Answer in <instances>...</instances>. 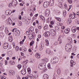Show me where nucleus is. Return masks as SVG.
<instances>
[{
  "mask_svg": "<svg viewBox=\"0 0 79 79\" xmlns=\"http://www.w3.org/2000/svg\"><path fill=\"white\" fill-rule=\"evenodd\" d=\"M45 42L46 43H49L48 41V40H45Z\"/></svg>",
  "mask_w": 79,
  "mask_h": 79,
  "instance_id": "nucleus-54",
  "label": "nucleus"
},
{
  "mask_svg": "<svg viewBox=\"0 0 79 79\" xmlns=\"http://www.w3.org/2000/svg\"><path fill=\"white\" fill-rule=\"evenodd\" d=\"M65 28V27L64 26H63L61 27L62 29H64Z\"/></svg>",
  "mask_w": 79,
  "mask_h": 79,
  "instance_id": "nucleus-62",
  "label": "nucleus"
},
{
  "mask_svg": "<svg viewBox=\"0 0 79 79\" xmlns=\"http://www.w3.org/2000/svg\"><path fill=\"white\" fill-rule=\"evenodd\" d=\"M57 72L58 74H60L61 72V70L60 69H57Z\"/></svg>",
  "mask_w": 79,
  "mask_h": 79,
  "instance_id": "nucleus-34",
  "label": "nucleus"
},
{
  "mask_svg": "<svg viewBox=\"0 0 79 79\" xmlns=\"http://www.w3.org/2000/svg\"><path fill=\"white\" fill-rule=\"evenodd\" d=\"M9 74L10 76H14L15 75V71L12 70H10L9 71Z\"/></svg>",
  "mask_w": 79,
  "mask_h": 79,
  "instance_id": "nucleus-7",
  "label": "nucleus"
},
{
  "mask_svg": "<svg viewBox=\"0 0 79 79\" xmlns=\"http://www.w3.org/2000/svg\"><path fill=\"white\" fill-rule=\"evenodd\" d=\"M12 4L14 5H16L18 4V2L16 0H13L12 2Z\"/></svg>",
  "mask_w": 79,
  "mask_h": 79,
  "instance_id": "nucleus-12",
  "label": "nucleus"
},
{
  "mask_svg": "<svg viewBox=\"0 0 79 79\" xmlns=\"http://www.w3.org/2000/svg\"><path fill=\"white\" fill-rule=\"evenodd\" d=\"M43 78L44 79H48V75L47 74H44L43 76Z\"/></svg>",
  "mask_w": 79,
  "mask_h": 79,
  "instance_id": "nucleus-13",
  "label": "nucleus"
},
{
  "mask_svg": "<svg viewBox=\"0 0 79 79\" xmlns=\"http://www.w3.org/2000/svg\"><path fill=\"white\" fill-rule=\"evenodd\" d=\"M44 35H45V36L46 37H48L50 35V32L47 31L44 33Z\"/></svg>",
  "mask_w": 79,
  "mask_h": 79,
  "instance_id": "nucleus-8",
  "label": "nucleus"
},
{
  "mask_svg": "<svg viewBox=\"0 0 79 79\" xmlns=\"http://www.w3.org/2000/svg\"><path fill=\"white\" fill-rule=\"evenodd\" d=\"M27 63H28V60H26L25 61H23L22 63V64H23V65H25V64H27Z\"/></svg>",
  "mask_w": 79,
  "mask_h": 79,
  "instance_id": "nucleus-25",
  "label": "nucleus"
},
{
  "mask_svg": "<svg viewBox=\"0 0 79 79\" xmlns=\"http://www.w3.org/2000/svg\"><path fill=\"white\" fill-rule=\"evenodd\" d=\"M60 37H59V38L58 39V42H59V43L60 44H61V43H62V40H60Z\"/></svg>",
  "mask_w": 79,
  "mask_h": 79,
  "instance_id": "nucleus-28",
  "label": "nucleus"
},
{
  "mask_svg": "<svg viewBox=\"0 0 79 79\" xmlns=\"http://www.w3.org/2000/svg\"><path fill=\"white\" fill-rule=\"evenodd\" d=\"M44 69V71L45 72L47 71V68L46 67L45 65V67H44V69Z\"/></svg>",
  "mask_w": 79,
  "mask_h": 79,
  "instance_id": "nucleus-36",
  "label": "nucleus"
},
{
  "mask_svg": "<svg viewBox=\"0 0 79 79\" xmlns=\"http://www.w3.org/2000/svg\"><path fill=\"white\" fill-rule=\"evenodd\" d=\"M64 31L65 34H68L69 32H70V29L69 28H67V29H65L64 30Z\"/></svg>",
  "mask_w": 79,
  "mask_h": 79,
  "instance_id": "nucleus-14",
  "label": "nucleus"
},
{
  "mask_svg": "<svg viewBox=\"0 0 79 79\" xmlns=\"http://www.w3.org/2000/svg\"><path fill=\"white\" fill-rule=\"evenodd\" d=\"M48 29V26L46 25L44 27V29L45 31H47Z\"/></svg>",
  "mask_w": 79,
  "mask_h": 79,
  "instance_id": "nucleus-22",
  "label": "nucleus"
},
{
  "mask_svg": "<svg viewBox=\"0 0 79 79\" xmlns=\"http://www.w3.org/2000/svg\"><path fill=\"white\" fill-rule=\"evenodd\" d=\"M38 14H37L35 15V17L36 18H37V16H38Z\"/></svg>",
  "mask_w": 79,
  "mask_h": 79,
  "instance_id": "nucleus-55",
  "label": "nucleus"
},
{
  "mask_svg": "<svg viewBox=\"0 0 79 79\" xmlns=\"http://www.w3.org/2000/svg\"><path fill=\"white\" fill-rule=\"evenodd\" d=\"M19 47L18 46L16 47L15 48V50L17 51H18V50H19Z\"/></svg>",
  "mask_w": 79,
  "mask_h": 79,
  "instance_id": "nucleus-42",
  "label": "nucleus"
},
{
  "mask_svg": "<svg viewBox=\"0 0 79 79\" xmlns=\"http://www.w3.org/2000/svg\"><path fill=\"white\" fill-rule=\"evenodd\" d=\"M0 79H5V78H4V76H3L2 77L1 76L0 77Z\"/></svg>",
  "mask_w": 79,
  "mask_h": 79,
  "instance_id": "nucleus-46",
  "label": "nucleus"
},
{
  "mask_svg": "<svg viewBox=\"0 0 79 79\" xmlns=\"http://www.w3.org/2000/svg\"><path fill=\"white\" fill-rule=\"evenodd\" d=\"M42 3V0H40L39 1V5H40V4H41V3Z\"/></svg>",
  "mask_w": 79,
  "mask_h": 79,
  "instance_id": "nucleus-50",
  "label": "nucleus"
},
{
  "mask_svg": "<svg viewBox=\"0 0 79 79\" xmlns=\"http://www.w3.org/2000/svg\"><path fill=\"white\" fill-rule=\"evenodd\" d=\"M30 15L31 16H33V15H32V12H31L30 14Z\"/></svg>",
  "mask_w": 79,
  "mask_h": 79,
  "instance_id": "nucleus-57",
  "label": "nucleus"
},
{
  "mask_svg": "<svg viewBox=\"0 0 79 79\" xmlns=\"http://www.w3.org/2000/svg\"><path fill=\"white\" fill-rule=\"evenodd\" d=\"M9 45V44H8L7 43H4L3 46L4 48H5V49H6V48H7L8 47Z\"/></svg>",
  "mask_w": 79,
  "mask_h": 79,
  "instance_id": "nucleus-11",
  "label": "nucleus"
},
{
  "mask_svg": "<svg viewBox=\"0 0 79 79\" xmlns=\"http://www.w3.org/2000/svg\"><path fill=\"white\" fill-rule=\"evenodd\" d=\"M0 37L1 38H3V35L2 33H0Z\"/></svg>",
  "mask_w": 79,
  "mask_h": 79,
  "instance_id": "nucleus-39",
  "label": "nucleus"
},
{
  "mask_svg": "<svg viewBox=\"0 0 79 79\" xmlns=\"http://www.w3.org/2000/svg\"><path fill=\"white\" fill-rule=\"evenodd\" d=\"M72 22V21H71V19H69L67 20V23L68 24H70V23H71Z\"/></svg>",
  "mask_w": 79,
  "mask_h": 79,
  "instance_id": "nucleus-23",
  "label": "nucleus"
},
{
  "mask_svg": "<svg viewBox=\"0 0 79 79\" xmlns=\"http://www.w3.org/2000/svg\"><path fill=\"white\" fill-rule=\"evenodd\" d=\"M46 52L47 54H50L51 53V51L50 49H48L46 50Z\"/></svg>",
  "mask_w": 79,
  "mask_h": 79,
  "instance_id": "nucleus-19",
  "label": "nucleus"
},
{
  "mask_svg": "<svg viewBox=\"0 0 79 79\" xmlns=\"http://www.w3.org/2000/svg\"><path fill=\"white\" fill-rule=\"evenodd\" d=\"M51 24H53V21L51 22Z\"/></svg>",
  "mask_w": 79,
  "mask_h": 79,
  "instance_id": "nucleus-64",
  "label": "nucleus"
},
{
  "mask_svg": "<svg viewBox=\"0 0 79 79\" xmlns=\"http://www.w3.org/2000/svg\"><path fill=\"white\" fill-rule=\"evenodd\" d=\"M49 45V43H46L45 45L46 46H48Z\"/></svg>",
  "mask_w": 79,
  "mask_h": 79,
  "instance_id": "nucleus-53",
  "label": "nucleus"
},
{
  "mask_svg": "<svg viewBox=\"0 0 79 79\" xmlns=\"http://www.w3.org/2000/svg\"><path fill=\"white\" fill-rule=\"evenodd\" d=\"M14 34L15 36H19L20 35V31L18 30H16L15 31Z\"/></svg>",
  "mask_w": 79,
  "mask_h": 79,
  "instance_id": "nucleus-3",
  "label": "nucleus"
},
{
  "mask_svg": "<svg viewBox=\"0 0 79 79\" xmlns=\"http://www.w3.org/2000/svg\"><path fill=\"white\" fill-rule=\"evenodd\" d=\"M3 65V64L1 63H0V67H2Z\"/></svg>",
  "mask_w": 79,
  "mask_h": 79,
  "instance_id": "nucleus-61",
  "label": "nucleus"
},
{
  "mask_svg": "<svg viewBox=\"0 0 79 79\" xmlns=\"http://www.w3.org/2000/svg\"><path fill=\"white\" fill-rule=\"evenodd\" d=\"M47 60H48L46 58H44L41 60V61L43 62V63H41L39 64L38 68L42 70L44 69V68L45 67L46 65L45 63L47 62Z\"/></svg>",
  "mask_w": 79,
  "mask_h": 79,
  "instance_id": "nucleus-1",
  "label": "nucleus"
},
{
  "mask_svg": "<svg viewBox=\"0 0 79 79\" xmlns=\"http://www.w3.org/2000/svg\"><path fill=\"white\" fill-rule=\"evenodd\" d=\"M76 27V26H73V27H72L71 28V30L72 31H73V30H74L76 28H75V27Z\"/></svg>",
  "mask_w": 79,
  "mask_h": 79,
  "instance_id": "nucleus-44",
  "label": "nucleus"
},
{
  "mask_svg": "<svg viewBox=\"0 0 79 79\" xmlns=\"http://www.w3.org/2000/svg\"><path fill=\"white\" fill-rule=\"evenodd\" d=\"M77 30H76V28H75V29H74V30H73L72 31V32H74V33H75V32H76V31Z\"/></svg>",
  "mask_w": 79,
  "mask_h": 79,
  "instance_id": "nucleus-48",
  "label": "nucleus"
},
{
  "mask_svg": "<svg viewBox=\"0 0 79 79\" xmlns=\"http://www.w3.org/2000/svg\"><path fill=\"white\" fill-rule=\"evenodd\" d=\"M16 28H14L13 29V30H12V32H14V31L15 30H16Z\"/></svg>",
  "mask_w": 79,
  "mask_h": 79,
  "instance_id": "nucleus-56",
  "label": "nucleus"
},
{
  "mask_svg": "<svg viewBox=\"0 0 79 79\" xmlns=\"http://www.w3.org/2000/svg\"><path fill=\"white\" fill-rule=\"evenodd\" d=\"M34 28L33 27H31L30 28L29 30V31L30 32H34Z\"/></svg>",
  "mask_w": 79,
  "mask_h": 79,
  "instance_id": "nucleus-27",
  "label": "nucleus"
},
{
  "mask_svg": "<svg viewBox=\"0 0 79 79\" xmlns=\"http://www.w3.org/2000/svg\"><path fill=\"white\" fill-rule=\"evenodd\" d=\"M47 23H50V21L49 20V18H48L47 19Z\"/></svg>",
  "mask_w": 79,
  "mask_h": 79,
  "instance_id": "nucleus-49",
  "label": "nucleus"
},
{
  "mask_svg": "<svg viewBox=\"0 0 79 79\" xmlns=\"http://www.w3.org/2000/svg\"><path fill=\"white\" fill-rule=\"evenodd\" d=\"M50 10L47 9L45 11V16L46 17H48V15H50Z\"/></svg>",
  "mask_w": 79,
  "mask_h": 79,
  "instance_id": "nucleus-4",
  "label": "nucleus"
},
{
  "mask_svg": "<svg viewBox=\"0 0 79 79\" xmlns=\"http://www.w3.org/2000/svg\"><path fill=\"white\" fill-rule=\"evenodd\" d=\"M38 28L39 29H41V28H42V24L41 23H39L38 25Z\"/></svg>",
  "mask_w": 79,
  "mask_h": 79,
  "instance_id": "nucleus-26",
  "label": "nucleus"
},
{
  "mask_svg": "<svg viewBox=\"0 0 79 79\" xmlns=\"http://www.w3.org/2000/svg\"><path fill=\"white\" fill-rule=\"evenodd\" d=\"M57 24L58 26H63V23H62L58 22Z\"/></svg>",
  "mask_w": 79,
  "mask_h": 79,
  "instance_id": "nucleus-33",
  "label": "nucleus"
},
{
  "mask_svg": "<svg viewBox=\"0 0 79 79\" xmlns=\"http://www.w3.org/2000/svg\"><path fill=\"white\" fill-rule=\"evenodd\" d=\"M21 65L19 64L18 65V68H19V69H20V68H21Z\"/></svg>",
  "mask_w": 79,
  "mask_h": 79,
  "instance_id": "nucleus-38",
  "label": "nucleus"
},
{
  "mask_svg": "<svg viewBox=\"0 0 79 79\" xmlns=\"http://www.w3.org/2000/svg\"><path fill=\"white\" fill-rule=\"evenodd\" d=\"M42 46H41L40 47V50L41 51V50H42Z\"/></svg>",
  "mask_w": 79,
  "mask_h": 79,
  "instance_id": "nucleus-51",
  "label": "nucleus"
},
{
  "mask_svg": "<svg viewBox=\"0 0 79 79\" xmlns=\"http://www.w3.org/2000/svg\"><path fill=\"white\" fill-rule=\"evenodd\" d=\"M51 62L52 64L57 63L58 62V59L57 57H53L51 59Z\"/></svg>",
  "mask_w": 79,
  "mask_h": 79,
  "instance_id": "nucleus-2",
  "label": "nucleus"
},
{
  "mask_svg": "<svg viewBox=\"0 0 79 79\" xmlns=\"http://www.w3.org/2000/svg\"><path fill=\"white\" fill-rule=\"evenodd\" d=\"M55 29L56 31H60V28L57 26H56Z\"/></svg>",
  "mask_w": 79,
  "mask_h": 79,
  "instance_id": "nucleus-31",
  "label": "nucleus"
},
{
  "mask_svg": "<svg viewBox=\"0 0 79 79\" xmlns=\"http://www.w3.org/2000/svg\"><path fill=\"white\" fill-rule=\"evenodd\" d=\"M4 28H5V27L4 26H1L0 27V30L3 31V30L4 29Z\"/></svg>",
  "mask_w": 79,
  "mask_h": 79,
  "instance_id": "nucleus-32",
  "label": "nucleus"
},
{
  "mask_svg": "<svg viewBox=\"0 0 79 79\" xmlns=\"http://www.w3.org/2000/svg\"><path fill=\"white\" fill-rule=\"evenodd\" d=\"M38 38H41V35H38Z\"/></svg>",
  "mask_w": 79,
  "mask_h": 79,
  "instance_id": "nucleus-58",
  "label": "nucleus"
},
{
  "mask_svg": "<svg viewBox=\"0 0 79 79\" xmlns=\"http://www.w3.org/2000/svg\"><path fill=\"white\" fill-rule=\"evenodd\" d=\"M38 55H39V53H36L35 55V57L37 59L38 57Z\"/></svg>",
  "mask_w": 79,
  "mask_h": 79,
  "instance_id": "nucleus-40",
  "label": "nucleus"
},
{
  "mask_svg": "<svg viewBox=\"0 0 79 79\" xmlns=\"http://www.w3.org/2000/svg\"><path fill=\"white\" fill-rule=\"evenodd\" d=\"M29 78V74L27 76V77H25V79H28Z\"/></svg>",
  "mask_w": 79,
  "mask_h": 79,
  "instance_id": "nucleus-47",
  "label": "nucleus"
},
{
  "mask_svg": "<svg viewBox=\"0 0 79 79\" xmlns=\"http://www.w3.org/2000/svg\"><path fill=\"white\" fill-rule=\"evenodd\" d=\"M64 0H59V4L60 5H59V7H60L61 8L62 7V3H63V2H64Z\"/></svg>",
  "mask_w": 79,
  "mask_h": 79,
  "instance_id": "nucleus-9",
  "label": "nucleus"
},
{
  "mask_svg": "<svg viewBox=\"0 0 79 79\" xmlns=\"http://www.w3.org/2000/svg\"><path fill=\"white\" fill-rule=\"evenodd\" d=\"M12 4L11 3H10L9 4V7H10V6H11L12 5Z\"/></svg>",
  "mask_w": 79,
  "mask_h": 79,
  "instance_id": "nucleus-59",
  "label": "nucleus"
},
{
  "mask_svg": "<svg viewBox=\"0 0 79 79\" xmlns=\"http://www.w3.org/2000/svg\"><path fill=\"white\" fill-rule=\"evenodd\" d=\"M71 63L72 64L71 65V66L72 67L73 66V65H74L75 64H76V63L74 62V61L73 60H71Z\"/></svg>",
  "mask_w": 79,
  "mask_h": 79,
  "instance_id": "nucleus-24",
  "label": "nucleus"
},
{
  "mask_svg": "<svg viewBox=\"0 0 79 79\" xmlns=\"http://www.w3.org/2000/svg\"><path fill=\"white\" fill-rule=\"evenodd\" d=\"M27 69L28 73L29 74H30V73H31V69L28 68V69Z\"/></svg>",
  "mask_w": 79,
  "mask_h": 79,
  "instance_id": "nucleus-35",
  "label": "nucleus"
},
{
  "mask_svg": "<svg viewBox=\"0 0 79 79\" xmlns=\"http://www.w3.org/2000/svg\"><path fill=\"white\" fill-rule=\"evenodd\" d=\"M77 16H78V15H79V12H78L77 13Z\"/></svg>",
  "mask_w": 79,
  "mask_h": 79,
  "instance_id": "nucleus-63",
  "label": "nucleus"
},
{
  "mask_svg": "<svg viewBox=\"0 0 79 79\" xmlns=\"http://www.w3.org/2000/svg\"><path fill=\"white\" fill-rule=\"evenodd\" d=\"M40 18L42 19H45V18L42 15H40Z\"/></svg>",
  "mask_w": 79,
  "mask_h": 79,
  "instance_id": "nucleus-45",
  "label": "nucleus"
},
{
  "mask_svg": "<svg viewBox=\"0 0 79 79\" xmlns=\"http://www.w3.org/2000/svg\"><path fill=\"white\" fill-rule=\"evenodd\" d=\"M40 54L38 53V58L37 59L40 58Z\"/></svg>",
  "mask_w": 79,
  "mask_h": 79,
  "instance_id": "nucleus-52",
  "label": "nucleus"
},
{
  "mask_svg": "<svg viewBox=\"0 0 79 79\" xmlns=\"http://www.w3.org/2000/svg\"><path fill=\"white\" fill-rule=\"evenodd\" d=\"M9 41L10 42H11L13 41V37L12 36H10L9 37Z\"/></svg>",
  "mask_w": 79,
  "mask_h": 79,
  "instance_id": "nucleus-20",
  "label": "nucleus"
},
{
  "mask_svg": "<svg viewBox=\"0 0 79 79\" xmlns=\"http://www.w3.org/2000/svg\"><path fill=\"white\" fill-rule=\"evenodd\" d=\"M54 3V2L53 1V0H50V6H53Z\"/></svg>",
  "mask_w": 79,
  "mask_h": 79,
  "instance_id": "nucleus-21",
  "label": "nucleus"
},
{
  "mask_svg": "<svg viewBox=\"0 0 79 79\" xmlns=\"http://www.w3.org/2000/svg\"><path fill=\"white\" fill-rule=\"evenodd\" d=\"M29 75V79H33V77L30 76V74H28Z\"/></svg>",
  "mask_w": 79,
  "mask_h": 79,
  "instance_id": "nucleus-43",
  "label": "nucleus"
},
{
  "mask_svg": "<svg viewBox=\"0 0 79 79\" xmlns=\"http://www.w3.org/2000/svg\"><path fill=\"white\" fill-rule=\"evenodd\" d=\"M48 5H49V2L48 1L45 2L43 3V6L44 8H47Z\"/></svg>",
  "mask_w": 79,
  "mask_h": 79,
  "instance_id": "nucleus-5",
  "label": "nucleus"
},
{
  "mask_svg": "<svg viewBox=\"0 0 79 79\" xmlns=\"http://www.w3.org/2000/svg\"><path fill=\"white\" fill-rule=\"evenodd\" d=\"M21 73L23 75H25L26 74V70L25 69H23L22 70Z\"/></svg>",
  "mask_w": 79,
  "mask_h": 79,
  "instance_id": "nucleus-10",
  "label": "nucleus"
},
{
  "mask_svg": "<svg viewBox=\"0 0 79 79\" xmlns=\"http://www.w3.org/2000/svg\"><path fill=\"white\" fill-rule=\"evenodd\" d=\"M5 64H7V63H8V61H7V60H5Z\"/></svg>",
  "mask_w": 79,
  "mask_h": 79,
  "instance_id": "nucleus-60",
  "label": "nucleus"
},
{
  "mask_svg": "<svg viewBox=\"0 0 79 79\" xmlns=\"http://www.w3.org/2000/svg\"><path fill=\"white\" fill-rule=\"evenodd\" d=\"M55 19H56L57 21H59V22H61V19L59 18L55 17Z\"/></svg>",
  "mask_w": 79,
  "mask_h": 79,
  "instance_id": "nucleus-29",
  "label": "nucleus"
},
{
  "mask_svg": "<svg viewBox=\"0 0 79 79\" xmlns=\"http://www.w3.org/2000/svg\"><path fill=\"white\" fill-rule=\"evenodd\" d=\"M8 23L10 24H12V23H13V22H12V20L11 19V18H9L8 19Z\"/></svg>",
  "mask_w": 79,
  "mask_h": 79,
  "instance_id": "nucleus-17",
  "label": "nucleus"
},
{
  "mask_svg": "<svg viewBox=\"0 0 79 79\" xmlns=\"http://www.w3.org/2000/svg\"><path fill=\"white\" fill-rule=\"evenodd\" d=\"M29 36H28V38L29 39H32L33 37V35L32 34H28Z\"/></svg>",
  "mask_w": 79,
  "mask_h": 79,
  "instance_id": "nucleus-18",
  "label": "nucleus"
},
{
  "mask_svg": "<svg viewBox=\"0 0 79 79\" xmlns=\"http://www.w3.org/2000/svg\"><path fill=\"white\" fill-rule=\"evenodd\" d=\"M65 50H66V52H69L70 51V48H66V47H65Z\"/></svg>",
  "mask_w": 79,
  "mask_h": 79,
  "instance_id": "nucleus-30",
  "label": "nucleus"
},
{
  "mask_svg": "<svg viewBox=\"0 0 79 79\" xmlns=\"http://www.w3.org/2000/svg\"><path fill=\"white\" fill-rule=\"evenodd\" d=\"M69 17L70 19H74L75 18V15H72L70 14L69 15Z\"/></svg>",
  "mask_w": 79,
  "mask_h": 79,
  "instance_id": "nucleus-15",
  "label": "nucleus"
},
{
  "mask_svg": "<svg viewBox=\"0 0 79 79\" xmlns=\"http://www.w3.org/2000/svg\"><path fill=\"white\" fill-rule=\"evenodd\" d=\"M68 1L69 3H72V2H73V1L72 0H68Z\"/></svg>",
  "mask_w": 79,
  "mask_h": 79,
  "instance_id": "nucleus-41",
  "label": "nucleus"
},
{
  "mask_svg": "<svg viewBox=\"0 0 79 79\" xmlns=\"http://www.w3.org/2000/svg\"><path fill=\"white\" fill-rule=\"evenodd\" d=\"M48 68L49 69H52V67H51V66L50 64H48Z\"/></svg>",
  "mask_w": 79,
  "mask_h": 79,
  "instance_id": "nucleus-37",
  "label": "nucleus"
},
{
  "mask_svg": "<svg viewBox=\"0 0 79 79\" xmlns=\"http://www.w3.org/2000/svg\"><path fill=\"white\" fill-rule=\"evenodd\" d=\"M50 33L52 35H55L56 34V31L52 29L50 31Z\"/></svg>",
  "mask_w": 79,
  "mask_h": 79,
  "instance_id": "nucleus-6",
  "label": "nucleus"
},
{
  "mask_svg": "<svg viewBox=\"0 0 79 79\" xmlns=\"http://www.w3.org/2000/svg\"><path fill=\"white\" fill-rule=\"evenodd\" d=\"M11 13V12L10 11V10H7L6 11V15H10Z\"/></svg>",
  "mask_w": 79,
  "mask_h": 79,
  "instance_id": "nucleus-16",
  "label": "nucleus"
}]
</instances>
